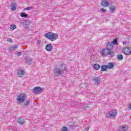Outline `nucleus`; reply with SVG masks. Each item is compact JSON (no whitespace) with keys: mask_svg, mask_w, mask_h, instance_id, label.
<instances>
[{"mask_svg":"<svg viewBox=\"0 0 131 131\" xmlns=\"http://www.w3.org/2000/svg\"><path fill=\"white\" fill-rule=\"evenodd\" d=\"M29 21L28 20H24L23 22V25L25 28H28V26H29Z\"/></svg>","mask_w":131,"mask_h":131,"instance_id":"nucleus-13","label":"nucleus"},{"mask_svg":"<svg viewBox=\"0 0 131 131\" xmlns=\"http://www.w3.org/2000/svg\"><path fill=\"white\" fill-rule=\"evenodd\" d=\"M7 41H9V42H12V40L11 38H8L7 39Z\"/></svg>","mask_w":131,"mask_h":131,"instance_id":"nucleus-34","label":"nucleus"},{"mask_svg":"<svg viewBox=\"0 0 131 131\" xmlns=\"http://www.w3.org/2000/svg\"><path fill=\"white\" fill-rule=\"evenodd\" d=\"M101 11H102V12H103V13H105V12H106V10L104 9L103 8H101Z\"/></svg>","mask_w":131,"mask_h":131,"instance_id":"nucleus-33","label":"nucleus"},{"mask_svg":"<svg viewBox=\"0 0 131 131\" xmlns=\"http://www.w3.org/2000/svg\"><path fill=\"white\" fill-rule=\"evenodd\" d=\"M16 9H17V4L15 3H12L11 9L12 10V11H15Z\"/></svg>","mask_w":131,"mask_h":131,"instance_id":"nucleus-19","label":"nucleus"},{"mask_svg":"<svg viewBox=\"0 0 131 131\" xmlns=\"http://www.w3.org/2000/svg\"><path fill=\"white\" fill-rule=\"evenodd\" d=\"M117 59L118 61H122V60H123V55L122 54H117Z\"/></svg>","mask_w":131,"mask_h":131,"instance_id":"nucleus-18","label":"nucleus"},{"mask_svg":"<svg viewBox=\"0 0 131 131\" xmlns=\"http://www.w3.org/2000/svg\"><path fill=\"white\" fill-rule=\"evenodd\" d=\"M40 42H41V41L40 40H38L37 41V45H39V43H40Z\"/></svg>","mask_w":131,"mask_h":131,"instance_id":"nucleus-32","label":"nucleus"},{"mask_svg":"<svg viewBox=\"0 0 131 131\" xmlns=\"http://www.w3.org/2000/svg\"><path fill=\"white\" fill-rule=\"evenodd\" d=\"M109 9L110 10L111 12H114V10H115V6H111L109 7Z\"/></svg>","mask_w":131,"mask_h":131,"instance_id":"nucleus-23","label":"nucleus"},{"mask_svg":"<svg viewBox=\"0 0 131 131\" xmlns=\"http://www.w3.org/2000/svg\"><path fill=\"white\" fill-rule=\"evenodd\" d=\"M92 80L96 83V84H99L101 82V78L100 77H93Z\"/></svg>","mask_w":131,"mask_h":131,"instance_id":"nucleus-10","label":"nucleus"},{"mask_svg":"<svg viewBox=\"0 0 131 131\" xmlns=\"http://www.w3.org/2000/svg\"><path fill=\"white\" fill-rule=\"evenodd\" d=\"M110 117L114 118L117 115V111L116 110H112L109 113Z\"/></svg>","mask_w":131,"mask_h":131,"instance_id":"nucleus-5","label":"nucleus"},{"mask_svg":"<svg viewBox=\"0 0 131 131\" xmlns=\"http://www.w3.org/2000/svg\"><path fill=\"white\" fill-rule=\"evenodd\" d=\"M61 131H68V128L67 127H63L61 129Z\"/></svg>","mask_w":131,"mask_h":131,"instance_id":"nucleus-29","label":"nucleus"},{"mask_svg":"<svg viewBox=\"0 0 131 131\" xmlns=\"http://www.w3.org/2000/svg\"><path fill=\"white\" fill-rule=\"evenodd\" d=\"M45 37H47V38H48L51 41H54V40H56L58 38V34L49 32L46 34Z\"/></svg>","mask_w":131,"mask_h":131,"instance_id":"nucleus-2","label":"nucleus"},{"mask_svg":"<svg viewBox=\"0 0 131 131\" xmlns=\"http://www.w3.org/2000/svg\"><path fill=\"white\" fill-rule=\"evenodd\" d=\"M66 71H67L66 66L64 64H61L60 68H56L54 69V74L55 76H60L61 75H64Z\"/></svg>","mask_w":131,"mask_h":131,"instance_id":"nucleus-1","label":"nucleus"},{"mask_svg":"<svg viewBox=\"0 0 131 131\" xmlns=\"http://www.w3.org/2000/svg\"><path fill=\"white\" fill-rule=\"evenodd\" d=\"M17 122L20 125H23L25 123V120L22 117H19L17 119Z\"/></svg>","mask_w":131,"mask_h":131,"instance_id":"nucleus-8","label":"nucleus"},{"mask_svg":"<svg viewBox=\"0 0 131 131\" xmlns=\"http://www.w3.org/2000/svg\"><path fill=\"white\" fill-rule=\"evenodd\" d=\"M18 104L20 103H24L26 100V95L24 94H20L17 97L16 99Z\"/></svg>","mask_w":131,"mask_h":131,"instance_id":"nucleus-3","label":"nucleus"},{"mask_svg":"<svg viewBox=\"0 0 131 131\" xmlns=\"http://www.w3.org/2000/svg\"><path fill=\"white\" fill-rule=\"evenodd\" d=\"M21 55H22V53L20 52H18L17 53V57H20V56H21Z\"/></svg>","mask_w":131,"mask_h":131,"instance_id":"nucleus-31","label":"nucleus"},{"mask_svg":"<svg viewBox=\"0 0 131 131\" xmlns=\"http://www.w3.org/2000/svg\"><path fill=\"white\" fill-rule=\"evenodd\" d=\"M107 50L111 51L113 49V44L111 42H108L106 46Z\"/></svg>","mask_w":131,"mask_h":131,"instance_id":"nucleus-14","label":"nucleus"},{"mask_svg":"<svg viewBox=\"0 0 131 131\" xmlns=\"http://www.w3.org/2000/svg\"><path fill=\"white\" fill-rule=\"evenodd\" d=\"M122 53H124L125 55H130L131 54V48L130 47H125L123 48L122 50Z\"/></svg>","mask_w":131,"mask_h":131,"instance_id":"nucleus-4","label":"nucleus"},{"mask_svg":"<svg viewBox=\"0 0 131 131\" xmlns=\"http://www.w3.org/2000/svg\"><path fill=\"white\" fill-rule=\"evenodd\" d=\"M46 50L48 52H51L53 50V46H52V44H48L46 45Z\"/></svg>","mask_w":131,"mask_h":131,"instance_id":"nucleus-12","label":"nucleus"},{"mask_svg":"<svg viewBox=\"0 0 131 131\" xmlns=\"http://www.w3.org/2000/svg\"><path fill=\"white\" fill-rule=\"evenodd\" d=\"M25 73V72L21 70H18L17 72V74L18 76H19L20 77H22V75H24Z\"/></svg>","mask_w":131,"mask_h":131,"instance_id":"nucleus-16","label":"nucleus"},{"mask_svg":"<svg viewBox=\"0 0 131 131\" xmlns=\"http://www.w3.org/2000/svg\"><path fill=\"white\" fill-rule=\"evenodd\" d=\"M109 53H110V50L107 49V48L103 49L102 52V55L103 57H106L107 55H109Z\"/></svg>","mask_w":131,"mask_h":131,"instance_id":"nucleus-7","label":"nucleus"},{"mask_svg":"<svg viewBox=\"0 0 131 131\" xmlns=\"http://www.w3.org/2000/svg\"><path fill=\"white\" fill-rule=\"evenodd\" d=\"M106 66L108 69H112L114 68V64L113 62H108Z\"/></svg>","mask_w":131,"mask_h":131,"instance_id":"nucleus-17","label":"nucleus"},{"mask_svg":"<svg viewBox=\"0 0 131 131\" xmlns=\"http://www.w3.org/2000/svg\"><path fill=\"white\" fill-rule=\"evenodd\" d=\"M93 67L95 70H99V69H100V64L96 63L94 64Z\"/></svg>","mask_w":131,"mask_h":131,"instance_id":"nucleus-21","label":"nucleus"},{"mask_svg":"<svg viewBox=\"0 0 131 131\" xmlns=\"http://www.w3.org/2000/svg\"><path fill=\"white\" fill-rule=\"evenodd\" d=\"M127 128L128 127L125 125H123V126H121L119 127V131H127Z\"/></svg>","mask_w":131,"mask_h":131,"instance_id":"nucleus-11","label":"nucleus"},{"mask_svg":"<svg viewBox=\"0 0 131 131\" xmlns=\"http://www.w3.org/2000/svg\"><path fill=\"white\" fill-rule=\"evenodd\" d=\"M25 62L27 64H28V65H31L32 63V59H31V58L27 57L25 58Z\"/></svg>","mask_w":131,"mask_h":131,"instance_id":"nucleus-9","label":"nucleus"},{"mask_svg":"<svg viewBox=\"0 0 131 131\" xmlns=\"http://www.w3.org/2000/svg\"><path fill=\"white\" fill-rule=\"evenodd\" d=\"M123 45H126V42H123Z\"/></svg>","mask_w":131,"mask_h":131,"instance_id":"nucleus-36","label":"nucleus"},{"mask_svg":"<svg viewBox=\"0 0 131 131\" xmlns=\"http://www.w3.org/2000/svg\"><path fill=\"white\" fill-rule=\"evenodd\" d=\"M17 48H18V46L17 45H15L14 46L11 47L10 48V50H11L12 51H14V50H16Z\"/></svg>","mask_w":131,"mask_h":131,"instance_id":"nucleus-24","label":"nucleus"},{"mask_svg":"<svg viewBox=\"0 0 131 131\" xmlns=\"http://www.w3.org/2000/svg\"><path fill=\"white\" fill-rule=\"evenodd\" d=\"M30 10H31V7H27L24 9L25 11H26V10L30 11Z\"/></svg>","mask_w":131,"mask_h":131,"instance_id":"nucleus-30","label":"nucleus"},{"mask_svg":"<svg viewBox=\"0 0 131 131\" xmlns=\"http://www.w3.org/2000/svg\"><path fill=\"white\" fill-rule=\"evenodd\" d=\"M112 43L113 45H116V43H117V39L115 38V39H114L113 41L112 42Z\"/></svg>","mask_w":131,"mask_h":131,"instance_id":"nucleus-25","label":"nucleus"},{"mask_svg":"<svg viewBox=\"0 0 131 131\" xmlns=\"http://www.w3.org/2000/svg\"><path fill=\"white\" fill-rule=\"evenodd\" d=\"M101 71H106V70H107L108 67H107V66L103 65L102 66H101Z\"/></svg>","mask_w":131,"mask_h":131,"instance_id":"nucleus-22","label":"nucleus"},{"mask_svg":"<svg viewBox=\"0 0 131 131\" xmlns=\"http://www.w3.org/2000/svg\"><path fill=\"white\" fill-rule=\"evenodd\" d=\"M20 16L21 18H27L28 14H26L25 12H22L20 13Z\"/></svg>","mask_w":131,"mask_h":131,"instance_id":"nucleus-20","label":"nucleus"},{"mask_svg":"<svg viewBox=\"0 0 131 131\" xmlns=\"http://www.w3.org/2000/svg\"><path fill=\"white\" fill-rule=\"evenodd\" d=\"M41 91H42V89L39 86H36L33 89L34 94H39V93H41Z\"/></svg>","mask_w":131,"mask_h":131,"instance_id":"nucleus-6","label":"nucleus"},{"mask_svg":"<svg viewBox=\"0 0 131 131\" xmlns=\"http://www.w3.org/2000/svg\"><path fill=\"white\" fill-rule=\"evenodd\" d=\"M128 108L129 109H131V103L129 104Z\"/></svg>","mask_w":131,"mask_h":131,"instance_id":"nucleus-35","label":"nucleus"},{"mask_svg":"<svg viewBox=\"0 0 131 131\" xmlns=\"http://www.w3.org/2000/svg\"><path fill=\"white\" fill-rule=\"evenodd\" d=\"M110 54V57H112L114 56V53L113 52H111V51L108 53Z\"/></svg>","mask_w":131,"mask_h":131,"instance_id":"nucleus-28","label":"nucleus"},{"mask_svg":"<svg viewBox=\"0 0 131 131\" xmlns=\"http://www.w3.org/2000/svg\"><path fill=\"white\" fill-rule=\"evenodd\" d=\"M10 28H11V29H12V30H14V29H16V26L11 25L10 26Z\"/></svg>","mask_w":131,"mask_h":131,"instance_id":"nucleus-27","label":"nucleus"},{"mask_svg":"<svg viewBox=\"0 0 131 131\" xmlns=\"http://www.w3.org/2000/svg\"><path fill=\"white\" fill-rule=\"evenodd\" d=\"M108 5H109V2L107 1H102L101 2V6L102 7H108Z\"/></svg>","mask_w":131,"mask_h":131,"instance_id":"nucleus-15","label":"nucleus"},{"mask_svg":"<svg viewBox=\"0 0 131 131\" xmlns=\"http://www.w3.org/2000/svg\"><path fill=\"white\" fill-rule=\"evenodd\" d=\"M30 104V100H28L26 103H25V106H29V104Z\"/></svg>","mask_w":131,"mask_h":131,"instance_id":"nucleus-26","label":"nucleus"}]
</instances>
